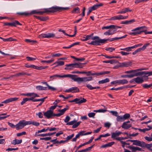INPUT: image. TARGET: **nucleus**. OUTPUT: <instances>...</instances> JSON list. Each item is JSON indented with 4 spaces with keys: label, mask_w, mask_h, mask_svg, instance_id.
Here are the masks:
<instances>
[{
    "label": "nucleus",
    "mask_w": 152,
    "mask_h": 152,
    "mask_svg": "<svg viewBox=\"0 0 152 152\" xmlns=\"http://www.w3.org/2000/svg\"><path fill=\"white\" fill-rule=\"evenodd\" d=\"M67 77H69L74 81L80 83L82 82L90 81L93 80L92 77H78L77 75L67 74Z\"/></svg>",
    "instance_id": "f257e3e1"
},
{
    "label": "nucleus",
    "mask_w": 152,
    "mask_h": 152,
    "mask_svg": "<svg viewBox=\"0 0 152 152\" xmlns=\"http://www.w3.org/2000/svg\"><path fill=\"white\" fill-rule=\"evenodd\" d=\"M66 9V7L64 8L57 6L53 7L50 8L44 9V11H38V14H39L40 15H42L45 13L54 12L57 11L60 12L62 10Z\"/></svg>",
    "instance_id": "f03ea898"
},
{
    "label": "nucleus",
    "mask_w": 152,
    "mask_h": 152,
    "mask_svg": "<svg viewBox=\"0 0 152 152\" xmlns=\"http://www.w3.org/2000/svg\"><path fill=\"white\" fill-rule=\"evenodd\" d=\"M87 40L89 39H92L93 40H95L94 41H92L91 42L89 43L90 45H100V43L101 42H98L100 39H102L99 38L98 36H96L92 38H91L89 35L86 36Z\"/></svg>",
    "instance_id": "7ed1b4c3"
},
{
    "label": "nucleus",
    "mask_w": 152,
    "mask_h": 152,
    "mask_svg": "<svg viewBox=\"0 0 152 152\" xmlns=\"http://www.w3.org/2000/svg\"><path fill=\"white\" fill-rule=\"evenodd\" d=\"M145 28H146V27L145 26H142L137 27L133 29L132 30V31H133L129 33L131 35H136L138 34H140L143 32V29Z\"/></svg>",
    "instance_id": "20e7f679"
},
{
    "label": "nucleus",
    "mask_w": 152,
    "mask_h": 152,
    "mask_svg": "<svg viewBox=\"0 0 152 152\" xmlns=\"http://www.w3.org/2000/svg\"><path fill=\"white\" fill-rule=\"evenodd\" d=\"M27 125H28V121H25L24 120H23L20 121L16 125V129L17 130L21 129Z\"/></svg>",
    "instance_id": "39448f33"
},
{
    "label": "nucleus",
    "mask_w": 152,
    "mask_h": 152,
    "mask_svg": "<svg viewBox=\"0 0 152 152\" xmlns=\"http://www.w3.org/2000/svg\"><path fill=\"white\" fill-rule=\"evenodd\" d=\"M127 36V35H126L124 36H122L121 37H115L110 39H100L99 41H98V42H101V43H104L106 42L107 41L109 40L110 41H113L117 40L119 39H123L125 38Z\"/></svg>",
    "instance_id": "423d86ee"
},
{
    "label": "nucleus",
    "mask_w": 152,
    "mask_h": 152,
    "mask_svg": "<svg viewBox=\"0 0 152 152\" xmlns=\"http://www.w3.org/2000/svg\"><path fill=\"white\" fill-rule=\"evenodd\" d=\"M17 14L20 15H24L25 16H27L33 14H38V11L37 10H35L31 11L30 13H28L27 12H18Z\"/></svg>",
    "instance_id": "0eeeda50"
},
{
    "label": "nucleus",
    "mask_w": 152,
    "mask_h": 152,
    "mask_svg": "<svg viewBox=\"0 0 152 152\" xmlns=\"http://www.w3.org/2000/svg\"><path fill=\"white\" fill-rule=\"evenodd\" d=\"M86 101V100L84 98H76L72 100H69V102H75V103L77 104H80L82 103H84Z\"/></svg>",
    "instance_id": "6e6552de"
},
{
    "label": "nucleus",
    "mask_w": 152,
    "mask_h": 152,
    "mask_svg": "<svg viewBox=\"0 0 152 152\" xmlns=\"http://www.w3.org/2000/svg\"><path fill=\"white\" fill-rule=\"evenodd\" d=\"M81 123V121L77 122V121L74 119L73 121L67 122V125H73L72 128H75L80 124Z\"/></svg>",
    "instance_id": "1a4fd4ad"
},
{
    "label": "nucleus",
    "mask_w": 152,
    "mask_h": 152,
    "mask_svg": "<svg viewBox=\"0 0 152 152\" xmlns=\"http://www.w3.org/2000/svg\"><path fill=\"white\" fill-rule=\"evenodd\" d=\"M128 16H124L121 15H120L118 16H115L112 17L109 19L110 20H121L125 19L127 18Z\"/></svg>",
    "instance_id": "9d476101"
},
{
    "label": "nucleus",
    "mask_w": 152,
    "mask_h": 152,
    "mask_svg": "<svg viewBox=\"0 0 152 152\" xmlns=\"http://www.w3.org/2000/svg\"><path fill=\"white\" fill-rule=\"evenodd\" d=\"M22 25V24L20 23L18 20H15L12 23H4V26H16V25Z\"/></svg>",
    "instance_id": "9b49d317"
},
{
    "label": "nucleus",
    "mask_w": 152,
    "mask_h": 152,
    "mask_svg": "<svg viewBox=\"0 0 152 152\" xmlns=\"http://www.w3.org/2000/svg\"><path fill=\"white\" fill-rule=\"evenodd\" d=\"M122 134V132H121L117 130L115 132L112 133L111 137L112 138L117 140V138L118 137H117L119 136Z\"/></svg>",
    "instance_id": "f8f14e48"
},
{
    "label": "nucleus",
    "mask_w": 152,
    "mask_h": 152,
    "mask_svg": "<svg viewBox=\"0 0 152 152\" xmlns=\"http://www.w3.org/2000/svg\"><path fill=\"white\" fill-rule=\"evenodd\" d=\"M53 113L50 110H48L46 112L44 113V116L48 119H49L51 118L53 116Z\"/></svg>",
    "instance_id": "ddd939ff"
},
{
    "label": "nucleus",
    "mask_w": 152,
    "mask_h": 152,
    "mask_svg": "<svg viewBox=\"0 0 152 152\" xmlns=\"http://www.w3.org/2000/svg\"><path fill=\"white\" fill-rule=\"evenodd\" d=\"M79 92V88L76 87H72L68 89H67V92H71L74 93Z\"/></svg>",
    "instance_id": "4468645a"
},
{
    "label": "nucleus",
    "mask_w": 152,
    "mask_h": 152,
    "mask_svg": "<svg viewBox=\"0 0 152 152\" xmlns=\"http://www.w3.org/2000/svg\"><path fill=\"white\" fill-rule=\"evenodd\" d=\"M18 99V98L17 97H14L12 98H10L2 102V103L7 104L10 102H11L12 101H14L17 100Z\"/></svg>",
    "instance_id": "2eb2a0df"
},
{
    "label": "nucleus",
    "mask_w": 152,
    "mask_h": 152,
    "mask_svg": "<svg viewBox=\"0 0 152 152\" xmlns=\"http://www.w3.org/2000/svg\"><path fill=\"white\" fill-rule=\"evenodd\" d=\"M57 77L61 78L66 77V75H56L53 76H50V78L51 79V80H53L54 79H55Z\"/></svg>",
    "instance_id": "dca6fc26"
},
{
    "label": "nucleus",
    "mask_w": 152,
    "mask_h": 152,
    "mask_svg": "<svg viewBox=\"0 0 152 152\" xmlns=\"http://www.w3.org/2000/svg\"><path fill=\"white\" fill-rule=\"evenodd\" d=\"M144 142L143 141H141L139 140H136L135 143H133V145L143 148Z\"/></svg>",
    "instance_id": "f3484780"
},
{
    "label": "nucleus",
    "mask_w": 152,
    "mask_h": 152,
    "mask_svg": "<svg viewBox=\"0 0 152 152\" xmlns=\"http://www.w3.org/2000/svg\"><path fill=\"white\" fill-rule=\"evenodd\" d=\"M26 75L28 76H30L31 75L30 74L27 73L26 72H20L19 73H18L17 74H16L15 75H12V77L13 76H17V77H19L20 76H23V75Z\"/></svg>",
    "instance_id": "a211bd4d"
},
{
    "label": "nucleus",
    "mask_w": 152,
    "mask_h": 152,
    "mask_svg": "<svg viewBox=\"0 0 152 152\" xmlns=\"http://www.w3.org/2000/svg\"><path fill=\"white\" fill-rule=\"evenodd\" d=\"M84 132H85L84 131L80 132L79 133H78L76 135L75 137L74 138L72 139V141L73 142H76V141L77 139L79 138L80 136H82L83 135Z\"/></svg>",
    "instance_id": "6ab92c4d"
},
{
    "label": "nucleus",
    "mask_w": 152,
    "mask_h": 152,
    "mask_svg": "<svg viewBox=\"0 0 152 152\" xmlns=\"http://www.w3.org/2000/svg\"><path fill=\"white\" fill-rule=\"evenodd\" d=\"M132 11V10H130L129 8H125L123 9L121 11L117 12V14H124L126 12H130Z\"/></svg>",
    "instance_id": "aec40b11"
},
{
    "label": "nucleus",
    "mask_w": 152,
    "mask_h": 152,
    "mask_svg": "<svg viewBox=\"0 0 152 152\" xmlns=\"http://www.w3.org/2000/svg\"><path fill=\"white\" fill-rule=\"evenodd\" d=\"M132 65V64L131 62H123L120 64L119 66L121 67H127L129 66H130Z\"/></svg>",
    "instance_id": "412c9836"
},
{
    "label": "nucleus",
    "mask_w": 152,
    "mask_h": 152,
    "mask_svg": "<svg viewBox=\"0 0 152 152\" xmlns=\"http://www.w3.org/2000/svg\"><path fill=\"white\" fill-rule=\"evenodd\" d=\"M133 80L134 81H135L136 83L138 84L144 82V80H143L142 78H141L139 77L134 78Z\"/></svg>",
    "instance_id": "4be33fe9"
},
{
    "label": "nucleus",
    "mask_w": 152,
    "mask_h": 152,
    "mask_svg": "<svg viewBox=\"0 0 152 152\" xmlns=\"http://www.w3.org/2000/svg\"><path fill=\"white\" fill-rule=\"evenodd\" d=\"M110 72L108 71H104L94 73V75L99 76L104 74H108L110 73Z\"/></svg>",
    "instance_id": "5701e85b"
},
{
    "label": "nucleus",
    "mask_w": 152,
    "mask_h": 152,
    "mask_svg": "<svg viewBox=\"0 0 152 152\" xmlns=\"http://www.w3.org/2000/svg\"><path fill=\"white\" fill-rule=\"evenodd\" d=\"M22 142V140L15 139L12 141L11 144L13 145H15L20 144Z\"/></svg>",
    "instance_id": "b1692460"
},
{
    "label": "nucleus",
    "mask_w": 152,
    "mask_h": 152,
    "mask_svg": "<svg viewBox=\"0 0 152 152\" xmlns=\"http://www.w3.org/2000/svg\"><path fill=\"white\" fill-rule=\"evenodd\" d=\"M147 73V71H143L141 72H138V76H142V78L144 77H148V75L146 74Z\"/></svg>",
    "instance_id": "393cba45"
},
{
    "label": "nucleus",
    "mask_w": 152,
    "mask_h": 152,
    "mask_svg": "<svg viewBox=\"0 0 152 152\" xmlns=\"http://www.w3.org/2000/svg\"><path fill=\"white\" fill-rule=\"evenodd\" d=\"M28 125L32 124L37 126H39L40 124L39 122L34 121H28Z\"/></svg>",
    "instance_id": "a878e982"
},
{
    "label": "nucleus",
    "mask_w": 152,
    "mask_h": 152,
    "mask_svg": "<svg viewBox=\"0 0 152 152\" xmlns=\"http://www.w3.org/2000/svg\"><path fill=\"white\" fill-rule=\"evenodd\" d=\"M103 4L102 3H100L98 4H95L92 7H90L91 9L92 10H95L97 9L98 8L100 7H101L103 6Z\"/></svg>",
    "instance_id": "bb28decb"
},
{
    "label": "nucleus",
    "mask_w": 152,
    "mask_h": 152,
    "mask_svg": "<svg viewBox=\"0 0 152 152\" xmlns=\"http://www.w3.org/2000/svg\"><path fill=\"white\" fill-rule=\"evenodd\" d=\"M132 126L131 124H128L126 122H124L121 126L122 127L125 129H127Z\"/></svg>",
    "instance_id": "cd10ccee"
},
{
    "label": "nucleus",
    "mask_w": 152,
    "mask_h": 152,
    "mask_svg": "<svg viewBox=\"0 0 152 152\" xmlns=\"http://www.w3.org/2000/svg\"><path fill=\"white\" fill-rule=\"evenodd\" d=\"M42 83L46 85L48 87V90H50L52 91H54L56 90V88L50 86L46 82H42Z\"/></svg>",
    "instance_id": "c85d7f7f"
},
{
    "label": "nucleus",
    "mask_w": 152,
    "mask_h": 152,
    "mask_svg": "<svg viewBox=\"0 0 152 152\" xmlns=\"http://www.w3.org/2000/svg\"><path fill=\"white\" fill-rule=\"evenodd\" d=\"M135 21V20L134 19H132L128 21L126 20L125 21H122L121 23L122 24H128L134 22Z\"/></svg>",
    "instance_id": "c756f323"
},
{
    "label": "nucleus",
    "mask_w": 152,
    "mask_h": 152,
    "mask_svg": "<svg viewBox=\"0 0 152 152\" xmlns=\"http://www.w3.org/2000/svg\"><path fill=\"white\" fill-rule=\"evenodd\" d=\"M115 143L114 142H112L108 143L102 146L101 147L102 148H105L107 147H110Z\"/></svg>",
    "instance_id": "7c9ffc66"
},
{
    "label": "nucleus",
    "mask_w": 152,
    "mask_h": 152,
    "mask_svg": "<svg viewBox=\"0 0 152 152\" xmlns=\"http://www.w3.org/2000/svg\"><path fill=\"white\" fill-rule=\"evenodd\" d=\"M56 133V132H54L53 133H48L46 134H39L38 135V136H41V137H45L47 136H51L53 134H54Z\"/></svg>",
    "instance_id": "2f4dec72"
},
{
    "label": "nucleus",
    "mask_w": 152,
    "mask_h": 152,
    "mask_svg": "<svg viewBox=\"0 0 152 152\" xmlns=\"http://www.w3.org/2000/svg\"><path fill=\"white\" fill-rule=\"evenodd\" d=\"M94 144L92 145L91 146L89 147L88 148H86L84 149H83L80 151H79L78 152H86L87 151H90L94 146Z\"/></svg>",
    "instance_id": "473e14b6"
},
{
    "label": "nucleus",
    "mask_w": 152,
    "mask_h": 152,
    "mask_svg": "<svg viewBox=\"0 0 152 152\" xmlns=\"http://www.w3.org/2000/svg\"><path fill=\"white\" fill-rule=\"evenodd\" d=\"M86 86L88 88L91 90H92L93 89H99L100 88V87L99 86L93 87L91 85L89 84H87Z\"/></svg>",
    "instance_id": "72a5a7b5"
},
{
    "label": "nucleus",
    "mask_w": 152,
    "mask_h": 152,
    "mask_svg": "<svg viewBox=\"0 0 152 152\" xmlns=\"http://www.w3.org/2000/svg\"><path fill=\"white\" fill-rule=\"evenodd\" d=\"M143 148L146 147L149 150L151 149L150 148L152 147V143L151 144H146L144 142Z\"/></svg>",
    "instance_id": "f704fd0d"
},
{
    "label": "nucleus",
    "mask_w": 152,
    "mask_h": 152,
    "mask_svg": "<svg viewBox=\"0 0 152 152\" xmlns=\"http://www.w3.org/2000/svg\"><path fill=\"white\" fill-rule=\"evenodd\" d=\"M117 61L116 60L112 59L110 60L104 61H103V62L107 63H110L111 64H113L115 63Z\"/></svg>",
    "instance_id": "c9c22d12"
},
{
    "label": "nucleus",
    "mask_w": 152,
    "mask_h": 152,
    "mask_svg": "<svg viewBox=\"0 0 152 152\" xmlns=\"http://www.w3.org/2000/svg\"><path fill=\"white\" fill-rule=\"evenodd\" d=\"M37 89L39 90H47V88L41 86H37L36 87Z\"/></svg>",
    "instance_id": "e433bc0d"
},
{
    "label": "nucleus",
    "mask_w": 152,
    "mask_h": 152,
    "mask_svg": "<svg viewBox=\"0 0 152 152\" xmlns=\"http://www.w3.org/2000/svg\"><path fill=\"white\" fill-rule=\"evenodd\" d=\"M110 80L109 78H106L105 79L100 80L99 81L98 83L99 84H103L109 82Z\"/></svg>",
    "instance_id": "4c0bfd02"
},
{
    "label": "nucleus",
    "mask_w": 152,
    "mask_h": 152,
    "mask_svg": "<svg viewBox=\"0 0 152 152\" xmlns=\"http://www.w3.org/2000/svg\"><path fill=\"white\" fill-rule=\"evenodd\" d=\"M148 127L149 128V129L145 128L143 129H138V130L140 132H145V131H149L151 129H152V127H151V126H148Z\"/></svg>",
    "instance_id": "58836bf2"
},
{
    "label": "nucleus",
    "mask_w": 152,
    "mask_h": 152,
    "mask_svg": "<svg viewBox=\"0 0 152 152\" xmlns=\"http://www.w3.org/2000/svg\"><path fill=\"white\" fill-rule=\"evenodd\" d=\"M56 64H58L56 66H58L63 65L64 64V62L63 61H58L53 63V65H55Z\"/></svg>",
    "instance_id": "ea45409f"
},
{
    "label": "nucleus",
    "mask_w": 152,
    "mask_h": 152,
    "mask_svg": "<svg viewBox=\"0 0 152 152\" xmlns=\"http://www.w3.org/2000/svg\"><path fill=\"white\" fill-rule=\"evenodd\" d=\"M128 83V81L126 79H123L119 80V84H127Z\"/></svg>",
    "instance_id": "a19ab883"
},
{
    "label": "nucleus",
    "mask_w": 152,
    "mask_h": 152,
    "mask_svg": "<svg viewBox=\"0 0 152 152\" xmlns=\"http://www.w3.org/2000/svg\"><path fill=\"white\" fill-rule=\"evenodd\" d=\"M123 116L118 115L117 117L116 120L118 122H122L124 121Z\"/></svg>",
    "instance_id": "79ce46f5"
},
{
    "label": "nucleus",
    "mask_w": 152,
    "mask_h": 152,
    "mask_svg": "<svg viewBox=\"0 0 152 152\" xmlns=\"http://www.w3.org/2000/svg\"><path fill=\"white\" fill-rule=\"evenodd\" d=\"M80 10L79 8L78 7H77L73 9V10L72 11V13H79L80 12Z\"/></svg>",
    "instance_id": "37998d69"
},
{
    "label": "nucleus",
    "mask_w": 152,
    "mask_h": 152,
    "mask_svg": "<svg viewBox=\"0 0 152 152\" xmlns=\"http://www.w3.org/2000/svg\"><path fill=\"white\" fill-rule=\"evenodd\" d=\"M16 39H14L12 37H10L8 38L7 39H4L3 41L4 42L6 41H16Z\"/></svg>",
    "instance_id": "c03bdc74"
},
{
    "label": "nucleus",
    "mask_w": 152,
    "mask_h": 152,
    "mask_svg": "<svg viewBox=\"0 0 152 152\" xmlns=\"http://www.w3.org/2000/svg\"><path fill=\"white\" fill-rule=\"evenodd\" d=\"M25 41L27 42L30 43L31 44H33L35 43H36L37 41L35 40H31L30 39H26Z\"/></svg>",
    "instance_id": "a18cd8bd"
},
{
    "label": "nucleus",
    "mask_w": 152,
    "mask_h": 152,
    "mask_svg": "<svg viewBox=\"0 0 152 152\" xmlns=\"http://www.w3.org/2000/svg\"><path fill=\"white\" fill-rule=\"evenodd\" d=\"M134 73V74H132L130 75H128V77L132 78L134 76H138V72H135Z\"/></svg>",
    "instance_id": "49530a36"
},
{
    "label": "nucleus",
    "mask_w": 152,
    "mask_h": 152,
    "mask_svg": "<svg viewBox=\"0 0 152 152\" xmlns=\"http://www.w3.org/2000/svg\"><path fill=\"white\" fill-rule=\"evenodd\" d=\"M115 25H111L109 26H104L102 28V29H109L110 28H113L114 27Z\"/></svg>",
    "instance_id": "de8ad7c7"
},
{
    "label": "nucleus",
    "mask_w": 152,
    "mask_h": 152,
    "mask_svg": "<svg viewBox=\"0 0 152 152\" xmlns=\"http://www.w3.org/2000/svg\"><path fill=\"white\" fill-rule=\"evenodd\" d=\"M123 118L125 120L126 119L129 118L130 117V115L129 113H126L123 116Z\"/></svg>",
    "instance_id": "09e8293b"
},
{
    "label": "nucleus",
    "mask_w": 152,
    "mask_h": 152,
    "mask_svg": "<svg viewBox=\"0 0 152 152\" xmlns=\"http://www.w3.org/2000/svg\"><path fill=\"white\" fill-rule=\"evenodd\" d=\"M48 19V17H40L39 20L42 21H45Z\"/></svg>",
    "instance_id": "8fccbe9b"
},
{
    "label": "nucleus",
    "mask_w": 152,
    "mask_h": 152,
    "mask_svg": "<svg viewBox=\"0 0 152 152\" xmlns=\"http://www.w3.org/2000/svg\"><path fill=\"white\" fill-rule=\"evenodd\" d=\"M79 44V42H76L72 44H71V45L67 47V48H71L72 47H73L75 45H78Z\"/></svg>",
    "instance_id": "3c124183"
},
{
    "label": "nucleus",
    "mask_w": 152,
    "mask_h": 152,
    "mask_svg": "<svg viewBox=\"0 0 152 152\" xmlns=\"http://www.w3.org/2000/svg\"><path fill=\"white\" fill-rule=\"evenodd\" d=\"M55 37V34L53 33H48V38H53Z\"/></svg>",
    "instance_id": "603ef678"
},
{
    "label": "nucleus",
    "mask_w": 152,
    "mask_h": 152,
    "mask_svg": "<svg viewBox=\"0 0 152 152\" xmlns=\"http://www.w3.org/2000/svg\"><path fill=\"white\" fill-rule=\"evenodd\" d=\"M110 112V113H112L113 115L117 117L118 116V113L116 111H111Z\"/></svg>",
    "instance_id": "864d4df0"
},
{
    "label": "nucleus",
    "mask_w": 152,
    "mask_h": 152,
    "mask_svg": "<svg viewBox=\"0 0 152 152\" xmlns=\"http://www.w3.org/2000/svg\"><path fill=\"white\" fill-rule=\"evenodd\" d=\"M54 61V59H52L50 60H48V61H45V60H42L41 61V62H45V63H51L53 61Z\"/></svg>",
    "instance_id": "5fc2aeb1"
},
{
    "label": "nucleus",
    "mask_w": 152,
    "mask_h": 152,
    "mask_svg": "<svg viewBox=\"0 0 152 152\" xmlns=\"http://www.w3.org/2000/svg\"><path fill=\"white\" fill-rule=\"evenodd\" d=\"M59 129L58 128H55V127H51L50 128H49L48 130L50 131H58Z\"/></svg>",
    "instance_id": "6e6d98bb"
},
{
    "label": "nucleus",
    "mask_w": 152,
    "mask_h": 152,
    "mask_svg": "<svg viewBox=\"0 0 152 152\" xmlns=\"http://www.w3.org/2000/svg\"><path fill=\"white\" fill-rule=\"evenodd\" d=\"M130 149L132 150V151H136V147H134L132 146H130L128 147Z\"/></svg>",
    "instance_id": "4d7b16f0"
},
{
    "label": "nucleus",
    "mask_w": 152,
    "mask_h": 152,
    "mask_svg": "<svg viewBox=\"0 0 152 152\" xmlns=\"http://www.w3.org/2000/svg\"><path fill=\"white\" fill-rule=\"evenodd\" d=\"M105 50L107 51H109L110 52H112L113 51L115 50V48H106Z\"/></svg>",
    "instance_id": "13d9d810"
},
{
    "label": "nucleus",
    "mask_w": 152,
    "mask_h": 152,
    "mask_svg": "<svg viewBox=\"0 0 152 152\" xmlns=\"http://www.w3.org/2000/svg\"><path fill=\"white\" fill-rule=\"evenodd\" d=\"M141 50H142L141 49V48H139L136 50H135L132 53V54L133 55H135L137 53L140 52L141 51Z\"/></svg>",
    "instance_id": "bf43d9fd"
},
{
    "label": "nucleus",
    "mask_w": 152,
    "mask_h": 152,
    "mask_svg": "<svg viewBox=\"0 0 152 152\" xmlns=\"http://www.w3.org/2000/svg\"><path fill=\"white\" fill-rule=\"evenodd\" d=\"M95 115V113H90L88 114V115L89 117H92L94 118V116Z\"/></svg>",
    "instance_id": "052dcab7"
},
{
    "label": "nucleus",
    "mask_w": 152,
    "mask_h": 152,
    "mask_svg": "<svg viewBox=\"0 0 152 152\" xmlns=\"http://www.w3.org/2000/svg\"><path fill=\"white\" fill-rule=\"evenodd\" d=\"M26 59L28 61H34L36 59V58H34L32 57H31L29 56H27L26 57Z\"/></svg>",
    "instance_id": "680f3d73"
},
{
    "label": "nucleus",
    "mask_w": 152,
    "mask_h": 152,
    "mask_svg": "<svg viewBox=\"0 0 152 152\" xmlns=\"http://www.w3.org/2000/svg\"><path fill=\"white\" fill-rule=\"evenodd\" d=\"M70 65L73 66L74 68L75 67L78 68L79 67V63L71 64Z\"/></svg>",
    "instance_id": "e2e57ef3"
},
{
    "label": "nucleus",
    "mask_w": 152,
    "mask_h": 152,
    "mask_svg": "<svg viewBox=\"0 0 152 152\" xmlns=\"http://www.w3.org/2000/svg\"><path fill=\"white\" fill-rule=\"evenodd\" d=\"M62 55V54L59 53L52 54L51 56L53 57H58Z\"/></svg>",
    "instance_id": "0e129e2a"
},
{
    "label": "nucleus",
    "mask_w": 152,
    "mask_h": 152,
    "mask_svg": "<svg viewBox=\"0 0 152 152\" xmlns=\"http://www.w3.org/2000/svg\"><path fill=\"white\" fill-rule=\"evenodd\" d=\"M142 87L144 88H147L151 86V84L148 85L147 84H143L142 85Z\"/></svg>",
    "instance_id": "69168bd1"
},
{
    "label": "nucleus",
    "mask_w": 152,
    "mask_h": 152,
    "mask_svg": "<svg viewBox=\"0 0 152 152\" xmlns=\"http://www.w3.org/2000/svg\"><path fill=\"white\" fill-rule=\"evenodd\" d=\"M51 139V137H43V138H40V140H45V141H48L50 140Z\"/></svg>",
    "instance_id": "338daca9"
},
{
    "label": "nucleus",
    "mask_w": 152,
    "mask_h": 152,
    "mask_svg": "<svg viewBox=\"0 0 152 152\" xmlns=\"http://www.w3.org/2000/svg\"><path fill=\"white\" fill-rule=\"evenodd\" d=\"M26 134L25 132H22L19 133L17 134V135L18 137H19L22 136L23 135H25Z\"/></svg>",
    "instance_id": "774afa93"
}]
</instances>
